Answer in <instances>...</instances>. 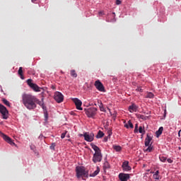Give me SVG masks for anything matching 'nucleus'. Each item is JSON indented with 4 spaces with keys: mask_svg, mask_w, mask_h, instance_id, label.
Returning <instances> with one entry per match:
<instances>
[{
    "mask_svg": "<svg viewBox=\"0 0 181 181\" xmlns=\"http://www.w3.org/2000/svg\"><path fill=\"white\" fill-rule=\"evenodd\" d=\"M37 98L31 94L23 93L21 95V103L27 108V110H32L37 107L36 102Z\"/></svg>",
    "mask_w": 181,
    "mask_h": 181,
    "instance_id": "obj_1",
    "label": "nucleus"
},
{
    "mask_svg": "<svg viewBox=\"0 0 181 181\" xmlns=\"http://www.w3.org/2000/svg\"><path fill=\"white\" fill-rule=\"evenodd\" d=\"M90 146L92 149L94 150L95 153L93 155V163H97L102 161L103 156L100 153V149L98 146L95 145L94 144H90Z\"/></svg>",
    "mask_w": 181,
    "mask_h": 181,
    "instance_id": "obj_2",
    "label": "nucleus"
},
{
    "mask_svg": "<svg viewBox=\"0 0 181 181\" xmlns=\"http://www.w3.org/2000/svg\"><path fill=\"white\" fill-rule=\"evenodd\" d=\"M76 177L80 178L81 177L88 178V171H86L83 167H76Z\"/></svg>",
    "mask_w": 181,
    "mask_h": 181,
    "instance_id": "obj_3",
    "label": "nucleus"
},
{
    "mask_svg": "<svg viewBox=\"0 0 181 181\" xmlns=\"http://www.w3.org/2000/svg\"><path fill=\"white\" fill-rule=\"evenodd\" d=\"M84 111L85 114L88 115V117L93 118L96 115L98 109L95 107H89L88 109H84Z\"/></svg>",
    "mask_w": 181,
    "mask_h": 181,
    "instance_id": "obj_4",
    "label": "nucleus"
},
{
    "mask_svg": "<svg viewBox=\"0 0 181 181\" xmlns=\"http://www.w3.org/2000/svg\"><path fill=\"white\" fill-rule=\"evenodd\" d=\"M27 84L29 86L30 88L33 89L35 92H41V88L37 84L33 83V80L28 79Z\"/></svg>",
    "mask_w": 181,
    "mask_h": 181,
    "instance_id": "obj_5",
    "label": "nucleus"
},
{
    "mask_svg": "<svg viewBox=\"0 0 181 181\" xmlns=\"http://www.w3.org/2000/svg\"><path fill=\"white\" fill-rule=\"evenodd\" d=\"M0 114H1L4 119H7L8 118V110H7L6 107L1 104H0Z\"/></svg>",
    "mask_w": 181,
    "mask_h": 181,
    "instance_id": "obj_6",
    "label": "nucleus"
},
{
    "mask_svg": "<svg viewBox=\"0 0 181 181\" xmlns=\"http://www.w3.org/2000/svg\"><path fill=\"white\" fill-rule=\"evenodd\" d=\"M0 136L5 140L6 142L9 144L11 146H15V143H13V140H11V137L7 136L6 134H3V132H0Z\"/></svg>",
    "mask_w": 181,
    "mask_h": 181,
    "instance_id": "obj_7",
    "label": "nucleus"
},
{
    "mask_svg": "<svg viewBox=\"0 0 181 181\" xmlns=\"http://www.w3.org/2000/svg\"><path fill=\"white\" fill-rule=\"evenodd\" d=\"M83 136L84 137V140L88 142H92L94 140L93 133L88 134V132H85Z\"/></svg>",
    "mask_w": 181,
    "mask_h": 181,
    "instance_id": "obj_8",
    "label": "nucleus"
},
{
    "mask_svg": "<svg viewBox=\"0 0 181 181\" xmlns=\"http://www.w3.org/2000/svg\"><path fill=\"white\" fill-rule=\"evenodd\" d=\"M94 86H95V88H96V89H98V91L105 92V89L104 88V86L102 83H100V81H95Z\"/></svg>",
    "mask_w": 181,
    "mask_h": 181,
    "instance_id": "obj_9",
    "label": "nucleus"
},
{
    "mask_svg": "<svg viewBox=\"0 0 181 181\" xmlns=\"http://www.w3.org/2000/svg\"><path fill=\"white\" fill-rule=\"evenodd\" d=\"M72 100H73V103H74L75 106L76 107V110L82 111L83 110V108L81 107L82 102L77 98H73Z\"/></svg>",
    "mask_w": 181,
    "mask_h": 181,
    "instance_id": "obj_10",
    "label": "nucleus"
},
{
    "mask_svg": "<svg viewBox=\"0 0 181 181\" xmlns=\"http://www.w3.org/2000/svg\"><path fill=\"white\" fill-rule=\"evenodd\" d=\"M54 98V100L58 103H61L63 102V95L60 92H55Z\"/></svg>",
    "mask_w": 181,
    "mask_h": 181,
    "instance_id": "obj_11",
    "label": "nucleus"
},
{
    "mask_svg": "<svg viewBox=\"0 0 181 181\" xmlns=\"http://www.w3.org/2000/svg\"><path fill=\"white\" fill-rule=\"evenodd\" d=\"M118 178H119L120 181H127L130 178V176L129 174L121 173L118 175Z\"/></svg>",
    "mask_w": 181,
    "mask_h": 181,
    "instance_id": "obj_12",
    "label": "nucleus"
},
{
    "mask_svg": "<svg viewBox=\"0 0 181 181\" xmlns=\"http://www.w3.org/2000/svg\"><path fill=\"white\" fill-rule=\"evenodd\" d=\"M151 140H153V137H151V134H147V137L144 139V146H149L151 145Z\"/></svg>",
    "mask_w": 181,
    "mask_h": 181,
    "instance_id": "obj_13",
    "label": "nucleus"
},
{
    "mask_svg": "<svg viewBox=\"0 0 181 181\" xmlns=\"http://www.w3.org/2000/svg\"><path fill=\"white\" fill-rule=\"evenodd\" d=\"M128 161H124V163H122V168L126 172H128L132 170V168L129 165H128Z\"/></svg>",
    "mask_w": 181,
    "mask_h": 181,
    "instance_id": "obj_14",
    "label": "nucleus"
},
{
    "mask_svg": "<svg viewBox=\"0 0 181 181\" xmlns=\"http://www.w3.org/2000/svg\"><path fill=\"white\" fill-rule=\"evenodd\" d=\"M138 110V107L135 104H132L128 107V111H129L130 113L136 112Z\"/></svg>",
    "mask_w": 181,
    "mask_h": 181,
    "instance_id": "obj_15",
    "label": "nucleus"
},
{
    "mask_svg": "<svg viewBox=\"0 0 181 181\" xmlns=\"http://www.w3.org/2000/svg\"><path fill=\"white\" fill-rule=\"evenodd\" d=\"M124 127H126V129H134V125L133 123H132V121L129 120L127 123L124 124Z\"/></svg>",
    "mask_w": 181,
    "mask_h": 181,
    "instance_id": "obj_16",
    "label": "nucleus"
},
{
    "mask_svg": "<svg viewBox=\"0 0 181 181\" xmlns=\"http://www.w3.org/2000/svg\"><path fill=\"white\" fill-rule=\"evenodd\" d=\"M138 132H139V134H141V137H143V136L146 133L144 127L140 126L139 128L138 129Z\"/></svg>",
    "mask_w": 181,
    "mask_h": 181,
    "instance_id": "obj_17",
    "label": "nucleus"
},
{
    "mask_svg": "<svg viewBox=\"0 0 181 181\" xmlns=\"http://www.w3.org/2000/svg\"><path fill=\"white\" fill-rule=\"evenodd\" d=\"M163 127H160L159 129L157 132H156V136L157 137L160 136L161 134H163Z\"/></svg>",
    "mask_w": 181,
    "mask_h": 181,
    "instance_id": "obj_18",
    "label": "nucleus"
},
{
    "mask_svg": "<svg viewBox=\"0 0 181 181\" xmlns=\"http://www.w3.org/2000/svg\"><path fill=\"white\" fill-rule=\"evenodd\" d=\"M18 74L20 76V78L24 79L23 75V67H20L19 70H18Z\"/></svg>",
    "mask_w": 181,
    "mask_h": 181,
    "instance_id": "obj_19",
    "label": "nucleus"
},
{
    "mask_svg": "<svg viewBox=\"0 0 181 181\" xmlns=\"http://www.w3.org/2000/svg\"><path fill=\"white\" fill-rule=\"evenodd\" d=\"M1 102H3L4 105L7 107H11V103L5 98L1 99Z\"/></svg>",
    "mask_w": 181,
    "mask_h": 181,
    "instance_id": "obj_20",
    "label": "nucleus"
},
{
    "mask_svg": "<svg viewBox=\"0 0 181 181\" xmlns=\"http://www.w3.org/2000/svg\"><path fill=\"white\" fill-rule=\"evenodd\" d=\"M98 107H100V110L102 111L103 112H105V108H104L103 103H100V101H98Z\"/></svg>",
    "mask_w": 181,
    "mask_h": 181,
    "instance_id": "obj_21",
    "label": "nucleus"
},
{
    "mask_svg": "<svg viewBox=\"0 0 181 181\" xmlns=\"http://www.w3.org/2000/svg\"><path fill=\"white\" fill-rule=\"evenodd\" d=\"M104 136V133L102 131H98V135H96V139H102Z\"/></svg>",
    "mask_w": 181,
    "mask_h": 181,
    "instance_id": "obj_22",
    "label": "nucleus"
},
{
    "mask_svg": "<svg viewBox=\"0 0 181 181\" xmlns=\"http://www.w3.org/2000/svg\"><path fill=\"white\" fill-rule=\"evenodd\" d=\"M110 168V163L107 161H105L104 165H103V169L106 170L107 169Z\"/></svg>",
    "mask_w": 181,
    "mask_h": 181,
    "instance_id": "obj_23",
    "label": "nucleus"
},
{
    "mask_svg": "<svg viewBox=\"0 0 181 181\" xmlns=\"http://www.w3.org/2000/svg\"><path fill=\"white\" fill-rule=\"evenodd\" d=\"M154 96L152 92H148L146 95V98H153Z\"/></svg>",
    "mask_w": 181,
    "mask_h": 181,
    "instance_id": "obj_24",
    "label": "nucleus"
},
{
    "mask_svg": "<svg viewBox=\"0 0 181 181\" xmlns=\"http://www.w3.org/2000/svg\"><path fill=\"white\" fill-rule=\"evenodd\" d=\"M35 104H37V105H40L42 107V109L45 110V105H43V101L42 100H37L35 102Z\"/></svg>",
    "mask_w": 181,
    "mask_h": 181,
    "instance_id": "obj_25",
    "label": "nucleus"
},
{
    "mask_svg": "<svg viewBox=\"0 0 181 181\" xmlns=\"http://www.w3.org/2000/svg\"><path fill=\"white\" fill-rule=\"evenodd\" d=\"M71 76L73 78H76L78 74L76 73V70H71Z\"/></svg>",
    "mask_w": 181,
    "mask_h": 181,
    "instance_id": "obj_26",
    "label": "nucleus"
},
{
    "mask_svg": "<svg viewBox=\"0 0 181 181\" xmlns=\"http://www.w3.org/2000/svg\"><path fill=\"white\" fill-rule=\"evenodd\" d=\"M112 148H114L115 151L119 152L122 150V147L119 146H112Z\"/></svg>",
    "mask_w": 181,
    "mask_h": 181,
    "instance_id": "obj_27",
    "label": "nucleus"
},
{
    "mask_svg": "<svg viewBox=\"0 0 181 181\" xmlns=\"http://www.w3.org/2000/svg\"><path fill=\"white\" fill-rule=\"evenodd\" d=\"M100 173V170H95L94 173H93L92 174H90V177H95L98 175V173Z\"/></svg>",
    "mask_w": 181,
    "mask_h": 181,
    "instance_id": "obj_28",
    "label": "nucleus"
},
{
    "mask_svg": "<svg viewBox=\"0 0 181 181\" xmlns=\"http://www.w3.org/2000/svg\"><path fill=\"white\" fill-rule=\"evenodd\" d=\"M160 161L162 163H165V160H167V158H165V156H160L159 157Z\"/></svg>",
    "mask_w": 181,
    "mask_h": 181,
    "instance_id": "obj_29",
    "label": "nucleus"
},
{
    "mask_svg": "<svg viewBox=\"0 0 181 181\" xmlns=\"http://www.w3.org/2000/svg\"><path fill=\"white\" fill-rule=\"evenodd\" d=\"M48 118H49L48 112H45V122L48 121Z\"/></svg>",
    "mask_w": 181,
    "mask_h": 181,
    "instance_id": "obj_30",
    "label": "nucleus"
},
{
    "mask_svg": "<svg viewBox=\"0 0 181 181\" xmlns=\"http://www.w3.org/2000/svg\"><path fill=\"white\" fill-rule=\"evenodd\" d=\"M153 177L154 180H159V178L160 177V175H153Z\"/></svg>",
    "mask_w": 181,
    "mask_h": 181,
    "instance_id": "obj_31",
    "label": "nucleus"
},
{
    "mask_svg": "<svg viewBox=\"0 0 181 181\" xmlns=\"http://www.w3.org/2000/svg\"><path fill=\"white\" fill-rule=\"evenodd\" d=\"M134 134L138 133V124H134Z\"/></svg>",
    "mask_w": 181,
    "mask_h": 181,
    "instance_id": "obj_32",
    "label": "nucleus"
},
{
    "mask_svg": "<svg viewBox=\"0 0 181 181\" xmlns=\"http://www.w3.org/2000/svg\"><path fill=\"white\" fill-rule=\"evenodd\" d=\"M153 151V147L149 146L146 149V151H147L148 153H151Z\"/></svg>",
    "mask_w": 181,
    "mask_h": 181,
    "instance_id": "obj_33",
    "label": "nucleus"
},
{
    "mask_svg": "<svg viewBox=\"0 0 181 181\" xmlns=\"http://www.w3.org/2000/svg\"><path fill=\"white\" fill-rule=\"evenodd\" d=\"M55 147H56V144L52 143V144H51L50 149L51 150H54Z\"/></svg>",
    "mask_w": 181,
    "mask_h": 181,
    "instance_id": "obj_34",
    "label": "nucleus"
},
{
    "mask_svg": "<svg viewBox=\"0 0 181 181\" xmlns=\"http://www.w3.org/2000/svg\"><path fill=\"white\" fill-rule=\"evenodd\" d=\"M66 132L62 133L61 134V139H64V137H66Z\"/></svg>",
    "mask_w": 181,
    "mask_h": 181,
    "instance_id": "obj_35",
    "label": "nucleus"
},
{
    "mask_svg": "<svg viewBox=\"0 0 181 181\" xmlns=\"http://www.w3.org/2000/svg\"><path fill=\"white\" fill-rule=\"evenodd\" d=\"M122 4V1L121 0H116V5L119 6Z\"/></svg>",
    "mask_w": 181,
    "mask_h": 181,
    "instance_id": "obj_36",
    "label": "nucleus"
},
{
    "mask_svg": "<svg viewBox=\"0 0 181 181\" xmlns=\"http://www.w3.org/2000/svg\"><path fill=\"white\" fill-rule=\"evenodd\" d=\"M166 160H167V162L169 163H173V160H171L170 158H168V159H167Z\"/></svg>",
    "mask_w": 181,
    "mask_h": 181,
    "instance_id": "obj_37",
    "label": "nucleus"
},
{
    "mask_svg": "<svg viewBox=\"0 0 181 181\" xmlns=\"http://www.w3.org/2000/svg\"><path fill=\"white\" fill-rule=\"evenodd\" d=\"M138 116H139V117L140 119H145V116H144V115H138Z\"/></svg>",
    "mask_w": 181,
    "mask_h": 181,
    "instance_id": "obj_38",
    "label": "nucleus"
},
{
    "mask_svg": "<svg viewBox=\"0 0 181 181\" xmlns=\"http://www.w3.org/2000/svg\"><path fill=\"white\" fill-rule=\"evenodd\" d=\"M154 175H159V170L156 171V173H154Z\"/></svg>",
    "mask_w": 181,
    "mask_h": 181,
    "instance_id": "obj_39",
    "label": "nucleus"
},
{
    "mask_svg": "<svg viewBox=\"0 0 181 181\" xmlns=\"http://www.w3.org/2000/svg\"><path fill=\"white\" fill-rule=\"evenodd\" d=\"M98 15L100 16H103L104 14H103V12L100 11L98 12Z\"/></svg>",
    "mask_w": 181,
    "mask_h": 181,
    "instance_id": "obj_40",
    "label": "nucleus"
},
{
    "mask_svg": "<svg viewBox=\"0 0 181 181\" xmlns=\"http://www.w3.org/2000/svg\"><path fill=\"white\" fill-rule=\"evenodd\" d=\"M112 135V132L110 130L108 131V136H111Z\"/></svg>",
    "mask_w": 181,
    "mask_h": 181,
    "instance_id": "obj_41",
    "label": "nucleus"
},
{
    "mask_svg": "<svg viewBox=\"0 0 181 181\" xmlns=\"http://www.w3.org/2000/svg\"><path fill=\"white\" fill-rule=\"evenodd\" d=\"M180 132H181V130H180L179 132L177 133V135L179 137H180Z\"/></svg>",
    "mask_w": 181,
    "mask_h": 181,
    "instance_id": "obj_42",
    "label": "nucleus"
},
{
    "mask_svg": "<svg viewBox=\"0 0 181 181\" xmlns=\"http://www.w3.org/2000/svg\"><path fill=\"white\" fill-rule=\"evenodd\" d=\"M137 90H138L139 92H142L141 88H138Z\"/></svg>",
    "mask_w": 181,
    "mask_h": 181,
    "instance_id": "obj_43",
    "label": "nucleus"
},
{
    "mask_svg": "<svg viewBox=\"0 0 181 181\" xmlns=\"http://www.w3.org/2000/svg\"><path fill=\"white\" fill-rule=\"evenodd\" d=\"M37 1V0H31V2L33 3H35Z\"/></svg>",
    "mask_w": 181,
    "mask_h": 181,
    "instance_id": "obj_44",
    "label": "nucleus"
},
{
    "mask_svg": "<svg viewBox=\"0 0 181 181\" xmlns=\"http://www.w3.org/2000/svg\"><path fill=\"white\" fill-rule=\"evenodd\" d=\"M112 15L115 16V13H112Z\"/></svg>",
    "mask_w": 181,
    "mask_h": 181,
    "instance_id": "obj_45",
    "label": "nucleus"
}]
</instances>
